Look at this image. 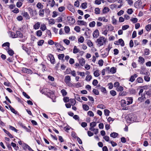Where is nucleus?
Wrapping results in <instances>:
<instances>
[{"label":"nucleus","mask_w":151,"mask_h":151,"mask_svg":"<svg viewBox=\"0 0 151 151\" xmlns=\"http://www.w3.org/2000/svg\"><path fill=\"white\" fill-rule=\"evenodd\" d=\"M140 73L141 74L145 75H148V74H149L147 70L145 69H141L140 71Z\"/></svg>","instance_id":"9"},{"label":"nucleus","mask_w":151,"mask_h":151,"mask_svg":"<svg viewBox=\"0 0 151 151\" xmlns=\"http://www.w3.org/2000/svg\"><path fill=\"white\" fill-rule=\"evenodd\" d=\"M46 29V26L44 24H42L41 25L40 27V29L42 31H44Z\"/></svg>","instance_id":"48"},{"label":"nucleus","mask_w":151,"mask_h":151,"mask_svg":"<svg viewBox=\"0 0 151 151\" xmlns=\"http://www.w3.org/2000/svg\"><path fill=\"white\" fill-rule=\"evenodd\" d=\"M100 70H96L93 72V75L95 77H98L100 76Z\"/></svg>","instance_id":"12"},{"label":"nucleus","mask_w":151,"mask_h":151,"mask_svg":"<svg viewBox=\"0 0 151 151\" xmlns=\"http://www.w3.org/2000/svg\"><path fill=\"white\" fill-rule=\"evenodd\" d=\"M145 61L144 59L142 57H139V58L138 62L141 64H143Z\"/></svg>","instance_id":"32"},{"label":"nucleus","mask_w":151,"mask_h":151,"mask_svg":"<svg viewBox=\"0 0 151 151\" xmlns=\"http://www.w3.org/2000/svg\"><path fill=\"white\" fill-rule=\"evenodd\" d=\"M92 78V77L91 75H88L86 76V80L88 81H90Z\"/></svg>","instance_id":"41"},{"label":"nucleus","mask_w":151,"mask_h":151,"mask_svg":"<svg viewBox=\"0 0 151 151\" xmlns=\"http://www.w3.org/2000/svg\"><path fill=\"white\" fill-rule=\"evenodd\" d=\"M137 81L138 83H142L143 82V80L142 78L139 77L137 79Z\"/></svg>","instance_id":"38"},{"label":"nucleus","mask_w":151,"mask_h":151,"mask_svg":"<svg viewBox=\"0 0 151 151\" xmlns=\"http://www.w3.org/2000/svg\"><path fill=\"white\" fill-rule=\"evenodd\" d=\"M145 28L147 31H149L151 29V25L149 24L146 25Z\"/></svg>","instance_id":"42"},{"label":"nucleus","mask_w":151,"mask_h":151,"mask_svg":"<svg viewBox=\"0 0 151 151\" xmlns=\"http://www.w3.org/2000/svg\"><path fill=\"white\" fill-rule=\"evenodd\" d=\"M65 82V83L67 82L70 81L71 78L69 76H66L65 77V79L64 80Z\"/></svg>","instance_id":"24"},{"label":"nucleus","mask_w":151,"mask_h":151,"mask_svg":"<svg viewBox=\"0 0 151 151\" xmlns=\"http://www.w3.org/2000/svg\"><path fill=\"white\" fill-rule=\"evenodd\" d=\"M80 50L79 49H78L77 47L75 46L74 47V48L73 51V52L74 54H76L79 52Z\"/></svg>","instance_id":"23"},{"label":"nucleus","mask_w":151,"mask_h":151,"mask_svg":"<svg viewBox=\"0 0 151 151\" xmlns=\"http://www.w3.org/2000/svg\"><path fill=\"white\" fill-rule=\"evenodd\" d=\"M49 23L50 24H55V20L53 19H50L49 21Z\"/></svg>","instance_id":"63"},{"label":"nucleus","mask_w":151,"mask_h":151,"mask_svg":"<svg viewBox=\"0 0 151 151\" xmlns=\"http://www.w3.org/2000/svg\"><path fill=\"white\" fill-rule=\"evenodd\" d=\"M65 31L66 33H68L69 32L70 29L68 26H65Z\"/></svg>","instance_id":"52"},{"label":"nucleus","mask_w":151,"mask_h":151,"mask_svg":"<svg viewBox=\"0 0 151 151\" xmlns=\"http://www.w3.org/2000/svg\"><path fill=\"white\" fill-rule=\"evenodd\" d=\"M96 23L95 21H93L90 23L89 26L90 27H94Z\"/></svg>","instance_id":"43"},{"label":"nucleus","mask_w":151,"mask_h":151,"mask_svg":"<svg viewBox=\"0 0 151 151\" xmlns=\"http://www.w3.org/2000/svg\"><path fill=\"white\" fill-rule=\"evenodd\" d=\"M40 23L38 22L33 26V28L35 29H38L40 27Z\"/></svg>","instance_id":"15"},{"label":"nucleus","mask_w":151,"mask_h":151,"mask_svg":"<svg viewBox=\"0 0 151 151\" xmlns=\"http://www.w3.org/2000/svg\"><path fill=\"white\" fill-rule=\"evenodd\" d=\"M22 70L24 72L27 73H30L32 72V71L31 70L26 68H23Z\"/></svg>","instance_id":"14"},{"label":"nucleus","mask_w":151,"mask_h":151,"mask_svg":"<svg viewBox=\"0 0 151 151\" xmlns=\"http://www.w3.org/2000/svg\"><path fill=\"white\" fill-rule=\"evenodd\" d=\"M118 135V133L115 132L112 133L110 134V137L113 138L116 137Z\"/></svg>","instance_id":"22"},{"label":"nucleus","mask_w":151,"mask_h":151,"mask_svg":"<svg viewBox=\"0 0 151 151\" xmlns=\"http://www.w3.org/2000/svg\"><path fill=\"white\" fill-rule=\"evenodd\" d=\"M78 24L79 25H83L86 26L87 23L86 22L83 20H78L77 21Z\"/></svg>","instance_id":"11"},{"label":"nucleus","mask_w":151,"mask_h":151,"mask_svg":"<svg viewBox=\"0 0 151 151\" xmlns=\"http://www.w3.org/2000/svg\"><path fill=\"white\" fill-rule=\"evenodd\" d=\"M98 19L99 21H103L104 22H107L108 21V20L106 19L104 17H99L98 18Z\"/></svg>","instance_id":"17"},{"label":"nucleus","mask_w":151,"mask_h":151,"mask_svg":"<svg viewBox=\"0 0 151 151\" xmlns=\"http://www.w3.org/2000/svg\"><path fill=\"white\" fill-rule=\"evenodd\" d=\"M110 72H111L112 74L116 73V68L114 67H112L111 68L110 70Z\"/></svg>","instance_id":"33"},{"label":"nucleus","mask_w":151,"mask_h":151,"mask_svg":"<svg viewBox=\"0 0 151 151\" xmlns=\"http://www.w3.org/2000/svg\"><path fill=\"white\" fill-rule=\"evenodd\" d=\"M61 92L63 96H65L67 94V92L65 89H63L61 91Z\"/></svg>","instance_id":"37"},{"label":"nucleus","mask_w":151,"mask_h":151,"mask_svg":"<svg viewBox=\"0 0 151 151\" xmlns=\"http://www.w3.org/2000/svg\"><path fill=\"white\" fill-rule=\"evenodd\" d=\"M87 44L88 45V46L90 47H92L93 46V43L91 42V41L90 40H88V41Z\"/></svg>","instance_id":"39"},{"label":"nucleus","mask_w":151,"mask_h":151,"mask_svg":"<svg viewBox=\"0 0 151 151\" xmlns=\"http://www.w3.org/2000/svg\"><path fill=\"white\" fill-rule=\"evenodd\" d=\"M149 74H148V75H145L144 77V79L145 81L147 82H149L150 80V78L149 76Z\"/></svg>","instance_id":"26"},{"label":"nucleus","mask_w":151,"mask_h":151,"mask_svg":"<svg viewBox=\"0 0 151 151\" xmlns=\"http://www.w3.org/2000/svg\"><path fill=\"white\" fill-rule=\"evenodd\" d=\"M110 50V48H106L104 50V53L102 52L101 55L103 57L105 58L108 55Z\"/></svg>","instance_id":"5"},{"label":"nucleus","mask_w":151,"mask_h":151,"mask_svg":"<svg viewBox=\"0 0 151 151\" xmlns=\"http://www.w3.org/2000/svg\"><path fill=\"white\" fill-rule=\"evenodd\" d=\"M40 92L42 94H44L45 95L49 97L52 93V91L47 88H44L40 90Z\"/></svg>","instance_id":"3"},{"label":"nucleus","mask_w":151,"mask_h":151,"mask_svg":"<svg viewBox=\"0 0 151 151\" xmlns=\"http://www.w3.org/2000/svg\"><path fill=\"white\" fill-rule=\"evenodd\" d=\"M42 32L40 30H39L36 32V35L38 37H40L42 35Z\"/></svg>","instance_id":"47"},{"label":"nucleus","mask_w":151,"mask_h":151,"mask_svg":"<svg viewBox=\"0 0 151 151\" xmlns=\"http://www.w3.org/2000/svg\"><path fill=\"white\" fill-rule=\"evenodd\" d=\"M129 92L131 94H135L136 93V91L134 89H132L129 90Z\"/></svg>","instance_id":"60"},{"label":"nucleus","mask_w":151,"mask_h":151,"mask_svg":"<svg viewBox=\"0 0 151 151\" xmlns=\"http://www.w3.org/2000/svg\"><path fill=\"white\" fill-rule=\"evenodd\" d=\"M127 104H132L133 102V99L131 97H128L127 98Z\"/></svg>","instance_id":"25"},{"label":"nucleus","mask_w":151,"mask_h":151,"mask_svg":"<svg viewBox=\"0 0 151 151\" xmlns=\"http://www.w3.org/2000/svg\"><path fill=\"white\" fill-rule=\"evenodd\" d=\"M74 29L77 32H78L80 31V28L79 26H76Z\"/></svg>","instance_id":"54"},{"label":"nucleus","mask_w":151,"mask_h":151,"mask_svg":"<svg viewBox=\"0 0 151 151\" xmlns=\"http://www.w3.org/2000/svg\"><path fill=\"white\" fill-rule=\"evenodd\" d=\"M97 41L99 46H101L105 44L106 39L104 37H100L97 39Z\"/></svg>","instance_id":"2"},{"label":"nucleus","mask_w":151,"mask_h":151,"mask_svg":"<svg viewBox=\"0 0 151 151\" xmlns=\"http://www.w3.org/2000/svg\"><path fill=\"white\" fill-rule=\"evenodd\" d=\"M11 145L14 148V149L16 150H17L19 149V147L18 146H17V145L16 143H15L13 142H12L11 144Z\"/></svg>","instance_id":"16"},{"label":"nucleus","mask_w":151,"mask_h":151,"mask_svg":"<svg viewBox=\"0 0 151 151\" xmlns=\"http://www.w3.org/2000/svg\"><path fill=\"white\" fill-rule=\"evenodd\" d=\"M129 27V26L127 25H124L122 27V29L123 30H125L127 29Z\"/></svg>","instance_id":"64"},{"label":"nucleus","mask_w":151,"mask_h":151,"mask_svg":"<svg viewBox=\"0 0 151 151\" xmlns=\"http://www.w3.org/2000/svg\"><path fill=\"white\" fill-rule=\"evenodd\" d=\"M44 40H40L37 42L38 45L39 46H41L43 45V44L44 43Z\"/></svg>","instance_id":"50"},{"label":"nucleus","mask_w":151,"mask_h":151,"mask_svg":"<svg viewBox=\"0 0 151 151\" xmlns=\"http://www.w3.org/2000/svg\"><path fill=\"white\" fill-rule=\"evenodd\" d=\"M95 13L97 14L100 13V10L99 8L97 7L95 9Z\"/></svg>","instance_id":"44"},{"label":"nucleus","mask_w":151,"mask_h":151,"mask_svg":"<svg viewBox=\"0 0 151 151\" xmlns=\"http://www.w3.org/2000/svg\"><path fill=\"white\" fill-rule=\"evenodd\" d=\"M10 43L9 42L4 43L2 45V47H5L4 49L7 51L8 54L10 56H12L14 53V51L9 47Z\"/></svg>","instance_id":"1"},{"label":"nucleus","mask_w":151,"mask_h":151,"mask_svg":"<svg viewBox=\"0 0 151 151\" xmlns=\"http://www.w3.org/2000/svg\"><path fill=\"white\" fill-rule=\"evenodd\" d=\"M45 9H40L39 12V15L41 17H43L44 14Z\"/></svg>","instance_id":"29"},{"label":"nucleus","mask_w":151,"mask_h":151,"mask_svg":"<svg viewBox=\"0 0 151 151\" xmlns=\"http://www.w3.org/2000/svg\"><path fill=\"white\" fill-rule=\"evenodd\" d=\"M68 21L70 24H73L75 22V19L71 17H68Z\"/></svg>","instance_id":"6"},{"label":"nucleus","mask_w":151,"mask_h":151,"mask_svg":"<svg viewBox=\"0 0 151 151\" xmlns=\"http://www.w3.org/2000/svg\"><path fill=\"white\" fill-rule=\"evenodd\" d=\"M22 2H20L19 1V2H18L17 3L16 6H17V7L19 8L22 6Z\"/></svg>","instance_id":"62"},{"label":"nucleus","mask_w":151,"mask_h":151,"mask_svg":"<svg viewBox=\"0 0 151 151\" xmlns=\"http://www.w3.org/2000/svg\"><path fill=\"white\" fill-rule=\"evenodd\" d=\"M119 45H120L122 47H123L124 45V41L122 39H120L118 40Z\"/></svg>","instance_id":"20"},{"label":"nucleus","mask_w":151,"mask_h":151,"mask_svg":"<svg viewBox=\"0 0 151 151\" xmlns=\"http://www.w3.org/2000/svg\"><path fill=\"white\" fill-rule=\"evenodd\" d=\"M144 53L145 55H148L150 53L149 50L148 49H145L144 50Z\"/></svg>","instance_id":"59"},{"label":"nucleus","mask_w":151,"mask_h":151,"mask_svg":"<svg viewBox=\"0 0 151 151\" xmlns=\"http://www.w3.org/2000/svg\"><path fill=\"white\" fill-rule=\"evenodd\" d=\"M83 109L86 111H87L89 109V107L86 104L83 105Z\"/></svg>","instance_id":"36"},{"label":"nucleus","mask_w":151,"mask_h":151,"mask_svg":"<svg viewBox=\"0 0 151 151\" xmlns=\"http://www.w3.org/2000/svg\"><path fill=\"white\" fill-rule=\"evenodd\" d=\"M70 102L71 103V105L73 106L76 104V101L74 99H70Z\"/></svg>","instance_id":"45"},{"label":"nucleus","mask_w":151,"mask_h":151,"mask_svg":"<svg viewBox=\"0 0 151 151\" xmlns=\"http://www.w3.org/2000/svg\"><path fill=\"white\" fill-rule=\"evenodd\" d=\"M100 89L101 91L103 93H106V90L105 88L101 87L100 88Z\"/></svg>","instance_id":"61"},{"label":"nucleus","mask_w":151,"mask_h":151,"mask_svg":"<svg viewBox=\"0 0 151 151\" xmlns=\"http://www.w3.org/2000/svg\"><path fill=\"white\" fill-rule=\"evenodd\" d=\"M109 111L107 109H106L104 110V114L106 116H109Z\"/></svg>","instance_id":"56"},{"label":"nucleus","mask_w":151,"mask_h":151,"mask_svg":"<svg viewBox=\"0 0 151 151\" xmlns=\"http://www.w3.org/2000/svg\"><path fill=\"white\" fill-rule=\"evenodd\" d=\"M130 20L134 23H135L137 22L138 19L136 18H133L131 19Z\"/></svg>","instance_id":"46"},{"label":"nucleus","mask_w":151,"mask_h":151,"mask_svg":"<svg viewBox=\"0 0 151 151\" xmlns=\"http://www.w3.org/2000/svg\"><path fill=\"white\" fill-rule=\"evenodd\" d=\"M107 28L108 29L107 30L110 31H112L114 30V27L111 24H109L107 25Z\"/></svg>","instance_id":"21"},{"label":"nucleus","mask_w":151,"mask_h":151,"mask_svg":"<svg viewBox=\"0 0 151 151\" xmlns=\"http://www.w3.org/2000/svg\"><path fill=\"white\" fill-rule=\"evenodd\" d=\"M116 90L118 91H122L123 90V88L122 86H119L116 87Z\"/></svg>","instance_id":"35"},{"label":"nucleus","mask_w":151,"mask_h":151,"mask_svg":"<svg viewBox=\"0 0 151 151\" xmlns=\"http://www.w3.org/2000/svg\"><path fill=\"white\" fill-rule=\"evenodd\" d=\"M16 37L22 38L23 37V34L19 31H16Z\"/></svg>","instance_id":"13"},{"label":"nucleus","mask_w":151,"mask_h":151,"mask_svg":"<svg viewBox=\"0 0 151 151\" xmlns=\"http://www.w3.org/2000/svg\"><path fill=\"white\" fill-rule=\"evenodd\" d=\"M93 93L96 95H99V92L98 91V90L95 89H93Z\"/></svg>","instance_id":"58"},{"label":"nucleus","mask_w":151,"mask_h":151,"mask_svg":"<svg viewBox=\"0 0 151 151\" xmlns=\"http://www.w3.org/2000/svg\"><path fill=\"white\" fill-rule=\"evenodd\" d=\"M97 107L100 108L102 109H104L106 108V107L103 104H99L97 106Z\"/></svg>","instance_id":"40"},{"label":"nucleus","mask_w":151,"mask_h":151,"mask_svg":"<svg viewBox=\"0 0 151 151\" xmlns=\"http://www.w3.org/2000/svg\"><path fill=\"white\" fill-rule=\"evenodd\" d=\"M56 21L58 23L61 22L62 21V18L61 17H58L56 19Z\"/></svg>","instance_id":"55"},{"label":"nucleus","mask_w":151,"mask_h":151,"mask_svg":"<svg viewBox=\"0 0 151 151\" xmlns=\"http://www.w3.org/2000/svg\"><path fill=\"white\" fill-rule=\"evenodd\" d=\"M36 6L39 9H42L43 8V5L40 2H38Z\"/></svg>","instance_id":"34"},{"label":"nucleus","mask_w":151,"mask_h":151,"mask_svg":"<svg viewBox=\"0 0 151 151\" xmlns=\"http://www.w3.org/2000/svg\"><path fill=\"white\" fill-rule=\"evenodd\" d=\"M64 57V55L63 54H59L58 55V58L59 60L63 59Z\"/></svg>","instance_id":"53"},{"label":"nucleus","mask_w":151,"mask_h":151,"mask_svg":"<svg viewBox=\"0 0 151 151\" xmlns=\"http://www.w3.org/2000/svg\"><path fill=\"white\" fill-rule=\"evenodd\" d=\"M84 40V39L83 37V36H81L78 39V42H80V43H83Z\"/></svg>","instance_id":"49"},{"label":"nucleus","mask_w":151,"mask_h":151,"mask_svg":"<svg viewBox=\"0 0 151 151\" xmlns=\"http://www.w3.org/2000/svg\"><path fill=\"white\" fill-rule=\"evenodd\" d=\"M137 77V75L136 74H134L133 75L131 76L129 81L131 82H133L135 80V79Z\"/></svg>","instance_id":"8"},{"label":"nucleus","mask_w":151,"mask_h":151,"mask_svg":"<svg viewBox=\"0 0 151 151\" xmlns=\"http://www.w3.org/2000/svg\"><path fill=\"white\" fill-rule=\"evenodd\" d=\"M48 60H50L51 63L52 64L55 63V60L53 55L51 54H49L48 55Z\"/></svg>","instance_id":"4"},{"label":"nucleus","mask_w":151,"mask_h":151,"mask_svg":"<svg viewBox=\"0 0 151 151\" xmlns=\"http://www.w3.org/2000/svg\"><path fill=\"white\" fill-rule=\"evenodd\" d=\"M88 115H89L90 116L93 117L94 116L93 112L91 111H89L87 113Z\"/></svg>","instance_id":"57"},{"label":"nucleus","mask_w":151,"mask_h":151,"mask_svg":"<svg viewBox=\"0 0 151 151\" xmlns=\"http://www.w3.org/2000/svg\"><path fill=\"white\" fill-rule=\"evenodd\" d=\"M99 32L98 29L96 30L93 34V37L95 38H97L99 35Z\"/></svg>","instance_id":"10"},{"label":"nucleus","mask_w":151,"mask_h":151,"mask_svg":"<svg viewBox=\"0 0 151 151\" xmlns=\"http://www.w3.org/2000/svg\"><path fill=\"white\" fill-rule=\"evenodd\" d=\"M127 104V101H126L125 100H122L121 101V106L122 107H125L127 105H128L129 104Z\"/></svg>","instance_id":"18"},{"label":"nucleus","mask_w":151,"mask_h":151,"mask_svg":"<svg viewBox=\"0 0 151 151\" xmlns=\"http://www.w3.org/2000/svg\"><path fill=\"white\" fill-rule=\"evenodd\" d=\"M23 147L24 150H26L27 149L29 151H33L32 149L27 144L24 143L23 145Z\"/></svg>","instance_id":"7"},{"label":"nucleus","mask_w":151,"mask_h":151,"mask_svg":"<svg viewBox=\"0 0 151 151\" xmlns=\"http://www.w3.org/2000/svg\"><path fill=\"white\" fill-rule=\"evenodd\" d=\"M79 64L82 66H83L85 64V60L83 58L80 59L79 60Z\"/></svg>","instance_id":"28"},{"label":"nucleus","mask_w":151,"mask_h":151,"mask_svg":"<svg viewBox=\"0 0 151 151\" xmlns=\"http://www.w3.org/2000/svg\"><path fill=\"white\" fill-rule=\"evenodd\" d=\"M3 130L4 132L7 134L9 137L11 138H13V136L8 131L5 129H4Z\"/></svg>","instance_id":"27"},{"label":"nucleus","mask_w":151,"mask_h":151,"mask_svg":"<svg viewBox=\"0 0 151 151\" xmlns=\"http://www.w3.org/2000/svg\"><path fill=\"white\" fill-rule=\"evenodd\" d=\"M22 49L26 52L28 55H29L30 53V52L29 50L28 49L23 46H22Z\"/></svg>","instance_id":"30"},{"label":"nucleus","mask_w":151,"mask_h":151,"mask_svg":"<svg viewBox=\"0 0 151 151\" xmlns=\"http://www.w3.org/2000/svg\"><path fill=\"white\" fill-rule=\"evenodd\" d=\"M110 94L113 96H115L116 94V91L113 90L111 91L110 92Z\"/></svg>","instance_id":"51"},{"label":"nucleus","mask_w":151,"mask_h":151,"mask_svg":"<svg viewBox=\"0 0 151 151\" xmlns=\"http://www.w3.org/2000/svg\"><path fill=\"white\" fill-rule=\"evenodd\" d=\"M109 10L110 9L108 7H105L103 10V13H106L109 12Z\"/></svg>","instance_id":"31"},{"label":"nucleus","mask_w":151,"mask_h":151,"mask_svg":"<svg viewBox=\"0 0 151 151\" xmlns=\"http://www.w3.org/2000/svg\"><path fill=\"white\" fill-rule=\"evenodd\" d=\"M9 107L12 112L15 114H17L18 112L16 111L11 105H9Z\"/></svg>","instance_id":"19"}]
</instances>
